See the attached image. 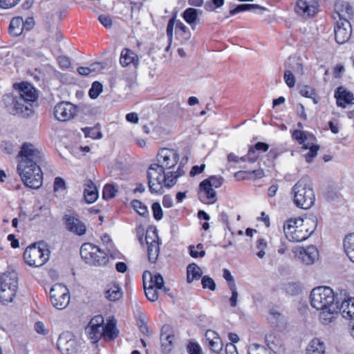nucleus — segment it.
Masks as SVG:
<instances>
[{
	"instance_id": "f257e3e1",
	"label": "nucleus",
	"mask_w": 354,
	"mask_h": 354,
	"mask_svg": "<svg viewBox=\"0 0 354 354\" xmlns=\"http://www.w3.org/2000/svg\"><path fill=\"white\" fill-rule=\"evenodd\" d=\"M310 305L319 311V319L322 324L333 322L338 316V301L333 290L328 286L314 288L310 295Z\"/></svg>"
},
{
	"instance_id": "f03ea898",
	"label": "nucleus",
	"mask_w": 354,
	"mask_h": 354,
	"mask_svg": "<svg viewBox=\"0 0 354 354\" xmlns=\"http://www.w3.org/2000/svg\"><path fill=\"white\" fill-rule=\"evenodd\" d=\"M179 175L173 171L165 172L159 164H151L147 170V182L151 194H162L163 187H172L177 182Z\"/></svg>"
},
{
	"instance_id": "7ed1b4c3",
	"label": "nucleus",
	"mask_w": 354,
	"mask_h": 354,
	"mask_svg": "<svg viewBox=\"0 0 354 354\" xmlns=\"http://www.w3.org/2000/svg\"><path fill=\"white\" fill-rule=\"evenodd\" d=\"M315 219L290 218L283 225L286 237L292 242H301L308 239L317 227Z\"/></svg>"
},
{
	"instance_id": "20e7f679",
	"label": "nucleus",
	"mask_w": 354,
	"mask_h": 354,
	"mask_svg": "<svg viewBox=\"0 0 354 354\" xmlns=\"http://www.w3.org/2000/svg\"><path fill=\"white\" fill-rule=\"evenodd\" d=\"M43 156L41 150L35 145L28 142L24 143L18 154L17 170H22L27 173V169L33 167L36 174H38Z\"/></svg>"
},
{
	"instance_id": "39448f33",
	"label": "nucleus",
	"mask_w": 354,
	"mask_h": 354,
	"mask_svg": "<svg viewBox=\"0 0 354 354\" xmlns=\"http://www.w3.org/2000/svg\"><path fill=\"white\" fill-rule=\"evenodd\" d=\"M294 203L300 208L308 209L314 204L315 196L308 178H301L292 187Z\"/></svg>"
},
{
	"instance_id": "423d86ee",
	"label": "nucleus",
	"mask_w": 354,
	"mask_h": 354,
	"mask_svg": "<svg viewBox=\"0 0 354 354\" xmlns=\"http://www.w3.org/2000/svg\"><path fill=\"white\" fill-rule=\"evenodd\" d=\"M50 251L43 243H34L25 250L24 259L30 266L39 267L44 265L49 259Z\"/></svg>"
},
{
	"instance_id": "0eeeda50",
	"label": "nucleus",
	"mask_w": 354,
	"mask_h": 354,
	"mask_svg": "<svg viewBox=\"0 0 354 354\" xmlns=\"http://www.w3.org/2000/svg\"><path fill=\"white\" fill-rule=\"evenodd\" d=\"M18 288L17 273L6 272L1 277L0 302L3 305L12 302Z\"/></svg>"
},
{
	"instance_id": "6e6552de",
	"label": "nucleus",
	"mask_w": 354,
	"mask_h": 354,
	"mask_svg": "<svg viewBox=\"0 0 354 354\" xmlns=\"http://www.w3.org/2000/svg\"><path fill=\"white\" fill-rule=\"evenodd\" d=\"M4 104L8 110L13 115H18L23 118L30 117L34 111L32 104L21 97L8 95L4 98Z\"/></svg>"
},
{
	"instance_id": "1a4fd4ad",
	"label": "nucleus",
	"mask_w": 354,
	"mask_h": 354,
	"mask_svg": "<svg viewBox=\"0 0 354 354\" xmlns=\"http://www.w3.org/2000/svg\"><path fill=\"white\" fill-rule=\"evenodd\" d=\"M80 255L85 262L90 265L104 266L108 262L107 254L90 243L82 244Z\"/></svg>"
},
{
	"instance_id": "9d476101",
	"label": "nucleus",
	"mask_w": 354,
	"mask_h": 354,
	"mask_svg": "<svg viewBox=\"0 0 354 354\" xmlns=\"http://www.w3.org/2000/svg\"><path fill=\"white\" fill-rule=\"evenodd\" d=\"M50 301L53 306L59 310L64 309L70 302L68 288L60 283L55 284L50 290Z\"/></svg>"
},
{
	"instance_id": "9b49d317",
	"label": "nucleus",
	"mask_w": 354,
	"mask_h": 354,
	"mask_svg": "<svg viewBox=\"0 0 354 354\" xmlns=\"http://www.w3.org/2000/svg\"><path fill=\"white\" fill-rule=\"evenodd\" d=\"M104 320L102 315H97L93 317L87 326L85 328V333L87 338L92 344H96L103 337V324Z\"/></svg>"
},
{
	"instance_id": "f8f14e48",
	"label": "nucleus",
	"mask_w": 354,
	"mask_h": 354,
	"mask_svg": "<svg viewBox=\"0 0 354 354\" xmlns=\"http://www.w3.org/2000/svg\"><path fill=\"white\" fill-rule=\"evenodd\" d=\"M295 257L306 265L313 264L318 259L319 252L314 245H308L306 248L295 246L292 250Z\"/></svg>"
},
{
	"instance_id": "ddd939ff",
	"label": "nucleus",
	"mask_w": 354,
	"mask_h": 354,
	"mask_svg": "<svg viewBox=\"0 0 354 354\" xmlns=\"http://www.w3.org/2000/svg\"><path fill=\"white\" fill-rule=\"evenodd\" d=\"M63 221L66 229L70 232L77 236H82L86 234V225L80 219L77 215L73 213L66 214L63 217Z\"/></svg>"
},
{
	"instance_id": "4468645a",
	"label": "nucleus",
	"mask_w": 354,
	"mask_h": 354,
	"mask_svg": "<svg viewBox=\"0 0 354 354\" xmlns=\"http://www.w3.org/2000/svg\"><path fill=\"white\" fill-rule=\"evenodd\" d=\"M149 261L154 263L159 254V237L156 229L147 230L145 236Z\"/></svg>"
},
{
	"instance_id": "2eb2a0df",
	"label": "nucleus",
	"mask_w": 354,
	"mask_h": 354,
	"mask_svg": "<svg viewBox=\"0 0 354 354\" xmlns=\"http://www.w3.org/2000/svg\"><path fill=\"white\" fill-rule=\"evenodd\" d=\"M24 185L31 189H38L42 185L43 174L41 168L37 174L33 167L26 169L27 173L22 170H17Z\"/></svg>"
},
{
	"instance_id": "dca6fc26",
	"label": "nucleus",
	"mask_w": 354,
	"mask_h": 354,
	"mask_svg": "<svg viewBox=\"0 0 354 354\" xmlns=\"http://www.w3.org/2000/svg\"><path fill=\"white\" fill-rule=\"evenodd\" d=\"M76 113V106L69 102H61L57 104L54 108L55 117L59 121H68L73 119Z\"/></svg>"
},
{
	"instance_id": "f3484780",
	"label": "nucleus",
	"mask_w": 354,
	"mask_h": 354,
	"mask_svg": "<svg viewBox=\"0 0 354 354\" xmlns=\"http://www.w3.org/2000/svg\"><path fill=\"white\" fill-rule=\"evenodd\" d=\"M317 0H297L295 12L303 17H314L318 12Z\"/></svg>"
},
{
	"instance_id": "a211bd4d",
	"label": "nucleus",
	"mask_w": 354,
	"mask_h": 354,
	"mask_svg": "<svg viewBox=\"0 0 354 354\" xmlns=\"http://www.w3.org/2000/svg\"><path fill=\"white\" fill-rule=\"evenodd\" d=\"M179 160V155L176 150L164 148L158 153L159 167L162 169H169L174 167Z\"/></svg>"
},
{
	"instance_id": "6ab92c4d",
	"label": "nucleus",
	"mask_w": 354,
	"mask_h": 354,
	"mask_svg": "<svg viewBox=\"0 0 354 354\" xmlns=\"http://www.w3.org/2000/svg\"><path fill=\"white\" fill-rule=\"evenodd\" d=\"M119 62L123 68L133 67L137 69L140 66V58L133 50L124 48L120 52Z\"/></svg>"
},
{
	"instance_id": "aec40b11",
	"label": "nucleus",
	"mask_w": 354,
	"mask_h": 354,
	"mask_svg": "<svg viewBox=\"0 0 354 354\" xmlns=\"http://www.w3.org/2000/svg\"><path fill=\"white\" fill-rule=\"evenodd\" d=\"M57 348L62 354H73L76 352V341L68 333H62L57 342Z\"/></svg>"
},
{
	"instance_id": "412c9836",
	"label": "nucleus",
	"mask_w": 354,
	"mask_h": 354,
	"mask_svg": "<svg viewBox=\"0 0 354 354\" xmlns=\"http://www.w3.org/2000/svg\"><path fill=\"white\" fill-rule=\"evenodd\" d=\"M198 198L204 203L214 204L217 201L216 192L207 182L203 180L199 185Z\"/></svg>"
},
{
	"instance_id": "4be33fe9",
	"label": "nucleus",
	"mask_w": 354,
	"mask_h": 354,
	"mask_svg": "<svg viewBox=\"0 0 354 354\" xmlns=\"http://www.w3.org/2000/svg\"><path fill=\"white\" fill-rule=\"evenodd\" d=\"M351 35L350 21H337L335 28V40L338 44H344L348 40Z\"/></svg>"
},
{
	"instance_id": "5701e85b",
	"label": "nucleus",
	"mask_w": 354,
	"mask_h": 354,
	"mask_svg": "<svg viewBox=\"0 0 354 354\" xmlns=\"http://www.w3.org/2000/svg\"><path fill=\"white\" fill-rule=\"evenodd\" d=\"M174 335L171 327L165 325L161 329L160 342L162 351L165 353H169L174 348Z\"/></svg>"
},
{
	"instance_id": "b1692460",
	"label": "nucleus",
	"mask_w": 354,
	"mask_h": 354,
	"mask_svg": "<svg viewBox=\"0 0 354 354\" xmlns=\"http://www.w3.org/2000/svg\"><path fill=\"white\" fill-rule=\"evenodd\" d=\"M335 10L339 17V21H349L353 11L350 4L344 1H338L335 4Z\"/></svg>"
},
{
	"instance_id": "393cba45",
	"label": "nucleus",
	"mask_w": 354,
	"mask_h": 354,
	"mask_svg": "<svg viewBox=\"0 0 354 354\" xmlns=\"http://www.w3.org/2000/svg\"><path fill=\"white\" fill-rule=\"evenodd\" d=\"M338 106L346 108L347 104H354V96L352 93L346 91L343 87H339L335 93Z\"/></svg>"
},
{
	"instance_id": "a878e982",
	"label": "nucleus",
	"mask_w": 354,
	"mask_h": 354,
	"mask_svg": "<svg viewBox=\"0 0 354 354\" xmlns=\"http://www.w3.org/2000/svg\"><path fill=\"white\" fill-rule=\"evenodd\" d=\"M18 96L32 104V102L37 100L36 90L30 84L22 82L19 84Z\"/></svg>"
},
{
	"instance_id": "bb28decb",
	"label": "nucleus",
	"mask_w": 354,
	"mask_h": 354,
	"mask_svg": "<svg viewBox=\"0 0 354 354\" xmlns=\"http://www.w3.org/2000/svg\"><path fill=\"white\" fill-rule=\"evenodd\" d=\"M206 340L208 342L210 349L216 353H220L223 349V342L218 334L214 330H208L205 333Z\"/></svg>"
},
{
	"instance_id": "cd10ccee",
	"label": "nucleus",
	"mask_w": 354,
	"mask_h": 354,
	"mask_svg": "<svg viewBox=\"0 0 354 354\" xmlns=\"http://www.w3.org/2000/svg\"><path fill=\"white\" fill-rule=\"evenodd\" d=\"M345 319L352 321L354 319V297H350L343 301L339 306L338 313Z\"/></svg>"
},
{
	"instance_id": "c85d7f7f",
	"label": "nucleus",
	"mask_w": 354,
	"mask_h": 354,
	"mask_svg": "<svg viewBox=\"0 0 354 354\" xmlns=\"http://www.w3.org/2000/svg\"><path fill=\"white\" fill-rule=\"evenodd\" d=\"M306 351V354H325V344L319 339L314 338L308 343Z\"/></svg>"
},
{
	"instance_id": "c756f323",
	"label": "nucleus",
	"mask_w": 354,
	"mask_h": 354,
	"mask_svg": "<svg viewBox=\"0 0 354 354\" xmlns=\"http://www.w3.org/2000/svg\"><path fill=\"white\" fill-rule=\"evenodd\" d=\"M103 338L106 340H112L118 336L119 331L116 328V322L109 320L104 326L103 325Z\"/></svg>"
},
{
	"instance_id": "7c9ffc66",
	"label": "nucleus",
	"mask_w": 354,
	"mask_h": 354,
	"mask_svg": "<svg viewBox=\"0 0 354 354\" xmlns=\"http://www.w3.org/2000/svg\"><path fill=\"white\" fill-rule=\"evenodd\" d=\"M84 195L85 201L88 203L95 202L98 197L97 188L91 180H87L85 183Z\"/></svg>"
},
{
	"instance_id": "2f4dec72",
	"label": "nucleus",
	"mask_w": 354,
	"mask_h": 354,
	"mask_svg": "<svg viewBox=\"0 0 354 354\" xmlns=\"http://www.w3.org/2000/svg\"><path fill=\"white\" fill-rule=\"evenodd\" d=\"M105 297L109 301H115L122 297V292L120 286L116 283L107 285L105 291Z\"/></svg>"
},
{
	"instance_id": "473e14b6",
	"label": "nucleus",
	"mask_w": 354,
	"mask_h": 354,
	"mask_svg": "<svg viewBox=\"0 0 354 354\" xmlns=\"http://www.w3.org/2000/svg\"><path fill=\"white\" fill-rule=\"evenodd\" d=\"M285 68L290 71L296 75H302L304 74V68L299 59L296 57H290L285 64Z\"/></svg>"
},
{
	"instance_id": "72a5a7b5",
	"label": "nucleus",
	"mask_w": 354,
	"mask_h": 354,
	"mask_svg": "<svg viewBox=\"0 0 354 354\" xmlns=\"http://www.w3.org/2000/svg\"><path fill=\"white\" fill-rule=\"evenodd\" d=\"M292 136L299 144H303L305 149L308 148V145L306 143L307 140L314 141L315 140L313 135L301 130H295L292 133Z\"/></svg>"
},
{
	"instance_id": "f704fd0d",
	"label": "nucleus",
	"mask_w": 354,
	"mask_h": 354,
	"mask_svg": "<svg viewBox=\"0 0 354 354\" xmlns=\"http://www.w3.org/2000/svg\"><path fill=\"white\" fill-rule=\"evenodd\" d=\"M24 20L21 17H14L10 24L9 32L14 37L19 36L23 30Z\"/></svg>"
},
{
	"instance_id": "c9c22d12",
	"label": "nucleus",
	"mask_w": 354,
	"mask_h": 354,
	"mask_svg": "<svg viewBox=\"0 0 354 354\" xmlns=\"http://www.w3.org/2000/svg\"><path fill=\"white\" fill-rule=\"evenodd\" d=\"M203 274L202 270L196 263H191L187 268V281L190 283L194 280H198Z\"/></svg>"
},
{
	"instance_id": "e433bc0d",
	"label": "nucleus",
	"mask_w": 354,
	"mask_h": 354,
	"mask_svg": "<svg viewBox=\"0 0 354 354\" xmlns=\"http://www.w3.org/2000/svg\"><path fill=\"white\" fill-rule=\"evenodd\" d=\"M344 250L348 259L354 263V233L344 238Z\"/></svg>"
},
{
	"instance_id": "4c0bfd02",
	"label": "nucleus",
	"mask_w": 354,
	"mask_h": 354,
	"mask_svg": "<svg viewBox=\"0 0 354 354\" xmlns=\"http://www.w3.org/2000/svg\"><path fill=\"white\" fill-rule=\"evenodd\" d=\"M198 10L192 8H187L182 15L184 20L192 26V29L195 28V22L198 19Z\"/></svg>"
},
{
	"instance_id": "58836bf2",
	"label": "nucleus",
	"mask_w": 354,
	"mask_h": 354,
	"mask_svg": "<svg viewBox=\"0 0 354 354\" xmlns=\"http://www.w3.org/2000/svg\"><path fill=\"white\" fill-rule=\"evenodd\" d=\"M256 9H264V8L258 4H241L237 6L235 8L230 10V15L233 16L241 12L254 10Z\"/></svg>"
},
{
	"instance_id": "ea45409f",
	"label": "nucleus",
	"mask_w": 354,
	"mask_h": 354,
	"mask_svg": "<svg viewBox=\"0 0 354 354\" xmlns=\"http://www.w3.org/2000/svg\"><path fill=\"white\" fill-rule=\"evenodd\" d=\"M118 187L114 184H106L103 189L102 196L105 200H109L115 196Z\"/></svg>"
},
{
	"instance_id": "a19ab883",
	"label": "nucleus",
	"mask_w": 354,
	"mask_h": 354,
	"mask_svg": "<svg viewBox=\"0 0 354 354\" xmlns=\"http://www.w3.org/2000/svg\"><path fill=\"white\" fill-rule=\"evenodd\" d=\"M82 131L86 137H88L92 139H101L102 138V133L100 131V129L98 126H95L93 127H86L82 129Z\"/></svg>"
},
{
	"instance_id": "79ce46f5",
	"label": "nucleus",
	"mask_w": 354,
	"mask_h": 354,
	"mask_svg": "<svg viewBox=\"0 0 354 354\" xmlns=\"http://www.w3.org/2000/svg\"><path fill=\"white\" fill-rule=\"evenodd\" d=\"M131 207L136 211L140 216H147L149 215V212L147 206L138 200H133L131 203Z\"/></svg>"
},
{
	"instance_id": "37998d69",
	"label": "nucleus",
	"mask_w": 354,
	"mask_h": 354,
	"mask_svg": "<svg viewBox=\"0 0 354 354\" xmlns=\"http://www.w3.org/2000/svg\"><path fill=\"white\" fill-rule=\"evenodd\" d=\"M145 293L147 299L151 302H154L158 299V294L156 288L153 286H143Z\"/></svg>"
},
{
	"instance_id": "c03bdc74",
	"label": "nucleus",
	"mask_w": 354,
	"mask_h": 354,
	"mask_svg": "<svg viewBox=\"0 0 354 354\" xmlns=\"http://www.w3.org/2000/svg\"><path fill=\"white\" fill-rule=\"evenodd\" d=\"M203 181L207 182V184L209 185L212 188L217 189L222 186L224 182V179L222 176H211Z\"/></svg>"
},
{
	"instance_id": "a18cd8bd",
	"label": "nucleus",
	"mask_w": 354,
	"mask_h": 354,
	"mask_svg": "<svg viewBox=\"0 0 354 354\" xmlns=\"http://www.w3.org/2000/svg\"><path fill=\"white\" fill-rule=\"evenodd\" d=\"M189 254L193 258L203 257L205 255V251L203 250V245L198 243L196 246L190 245L189 247Z\"/></svg>"
},
{
	"instance_id": "49530a36",
	"label": "nucleus",
	"mask_w": 354,
	"mask_h": 354,
	"mask_svg": "<svg viewBox=\"0 0 354 354\" xmlns=\"http://www.w3.org/2000/svg\"><path fill=\"white\" fill-rule=\"evenodd\" d=\"M102 84L97 81L94 82L89 89L88 95L91 99H96L102 92Z\"/></svg>"
},
{
	"instance_id": "de8ad7c7",
	"label": "nucleus",
	"mask_w": 354,
	"mask_h": 354,
	"mask_svg": "<svg viewBox=\"0 0 354 354\" xmlns=\"http://www.w3.org/2000/svg\"><path fill=\"white\" fill-rule=\"evenodd\" d=\"M268 245L266 239L261 238L257 241L256 248L258 250L257 252V256L259 259H263L266 254L265 250L266 249Z\"/></svg>"
},
{
	"instance_id": "09e8293b",
	"label": "nucleus",
	"mask_w": 354,
	"mask_h": 354,
	"mask_svg": "<svg viewBox=\"0 0 354 354\" xmlns=\"http://www.w3.org/2000/svg\"><path fill=\"white\" fill-rule=\"evenodd\" d=\"M229 288L232 292V296L230 297V298L229 299L230 306L236 307L237 305L239 293H238L235 283H229Z\"/></svg>"
},
{
	"instance_id": "8fccbe9b",
	"label": "nucleus",
	"mask_w": 354,
	"mask_h": 354,
	"mask_svg": "<svg viewBox=\"0 0 354 354\" xmlns=\"http://www.w3.org/2000/svg\"><path fill=\"white\" fill-rule=\"evenodd\" d=\"M143 286H150L155 288V274L146 270L142 274Z\"/></svg>"
},
{
	"instance_id": "3c124183",
	"label": "nucleus",
	"mask_w": 354,
	"mask_h": 354,
	"mask_svg": "<svg viewBox=\"0 0 354 354\" xmlns=\"http://www.w3.org/2000/svg\"><path fill=\"white\" fill-rule=\"evenodd\" d=\"M284 81L288 87L292 88L295 85V74L289 70L285 68L284 71Z\"/></svg>"
},
{
	"instance_id": "603ef678",
	"label": "nucleus",
	"mask_w": 354,
	"mask_h": 354,
	"mask_svg": "<svg viewBox=\"0 0 354 354\" xmlns=\"http://www.w3.org/2000/svg\"><path fill=\"white\" fill-rule=\"evenodd\" d=\"M201 284L203 288H208L214 291L216 289V283L212 278L208 276H204L201 280Z\"/></svg>"
},
{
	"instance_id": "864d4df0",
	"label": "nucleus",
	"mask_w": 354,
	"mask_h": 354,
	"mask_svg": "<svg viewBox=\"0 0 354 354\" xmlns=\"http://www.w3.org/2000/svg\"><path fill=\"white\" fill-rule=\"evenodd\" d=\"M153 218L160 221L162 218L163 213L160 204L158 202L153 203L151 207Z\"/></svg>"
},
{
	"instance_id": "5fc2aeb1",
	"label": "nucleus",
	"mask_w": 354,
	"mask_h": 354,
	"mask_svg": "<svg viewBox=\"0 0 354 354\" xmlns=\"http://www.w3.org/2000/svg\"><path fill=\"white\" fill-rule=\"evenodd\" d=\"M309 151L305 154V160L307 162H311L315 157H316L317 154V151L319 149V147L317 145H308Z\"/></svg>"
},
{
	"instance_id": "6e6d98bb",
	"label": "nucleus",
	"mask_w": 354,
	"mask_h": 354,
	"mask_svg": "<svg viewBox=\"0 0 354 354\" xmlns=\"http://www.w3.org/2000/svg\"><path fill=\"white\" fill-rule=\"evenodd\" d=\"M155 288L162 290L166 293H167V292L169 290L166 287H165L163 277L159 273L155 274Z\"/></svg>"
},
{
	"instance_id": "4d7b16f0",
	"label": "nucleus",
	"mask_w": 354,
	"mask_h": 354,
	"mask_svg": "<svg viewBox=\"0 0 354 354\" xmlns=\"http://www.w3.org/2000/svg\"><path fill=\"white\" fill-rule=\"evenodd\" d=\"M299 93L302 96L308 98L314 97V95H316L315 90L307 85L302 86L300 88Z\"/></svg>"
},
{
	"instance_id": "13d9d810",
	"label": "nucleus",
	"mask_w": 354,
	"mask_h": 354,
	"mask_svg": "<svg viewBox=\"0 0 354 354\" xmlns=\"http://www.w3.org/2000/svg\"><path fill=\"white\" fill-rule=\"evenodd\" d=\"M176 28L179 29L180 31H182L185 34L186 39H189L190 38L191 33H190L188 28L180 20L176 21Z\"/></svg>"
},
{
	"instance_id": "bf43d9fd",
	"label": "nucleus",
	"mask_w": 354,
	"mask_h": 354,
	"mask_svg": "<svg viewBox=\"0 0 354 354\" xmlns=\"http://www.w3.org/2000/svg\"><path fill=\"white\" fill-rule=\"evenodd\" d=\"M176 17H174L169 20V22L167 24V35L169 37V41H172L174 26L176 24Z\"/></svg>"
},
{
	"instance_id": "052dcab7",
	"label": "nucleus",
	"mask_w": 354,
	"mask_h": 354,
	"mask_svg": "<svg viewBox=\"0 0 354 354\" xmlns=\"http://www.w3.org/2000/svg\"><path fill=\"white\" fill-rule=\"evenodd\" d=\"M189 354H201V348L200 345L195 342H190L187 346Z\"/></svg>"
},
{
	"instance_id": "680f3d73",
	"label": "nucleus",
	"mask_w": 354,
	"mask_h": 354,
	"mask_svg": "<svg viewBox=\"0 0 354 354\" xmlns=\"http://www.w3.org/2000/svg\"><path fill=\"white\" fill-rule=\"evenodd\" d=\"M234 176L238 180H248L251 178V173L250 171H239L234 173Z\"/></svg>"
},
{
	"instance_id": "e2e57ef3",
	"label": "nucleus",
	"mask_w": 354,
	"mask_h": 354,
	"mask_svg": "<svg viewBox=\"0 0 354 354\" xmlns=\"http://www.w3.org/2000/svg\"><path fill=\"white\" fill-rule=\"evenodd\" d=\"M66 189L65 181L61 177H56L54 182V191L57 192L60 189L64 190Z\"/></svg>"
},
{
	"instance_id": "0e129e2a",
	"label": "nucleus",
	"mask_w": 354,
	"mask_h": 354,
	"mask_svg": "<svg viewBox=\"0 0 354 354\" xmlns=\"http://www.w3.org/2000/svg\"><path fill=\"white\" fill-rule=\"evenodd\" d=\"M256 149L254 147V146H252L249 148L248 152V161L250 162H254L259 158L258 154L257 153Z\"/></svg>"
},
{
	"instance_id": "69168bd1",
	"label": "nucleus",
	"mask_w": 354,
	"mask_h": 354,
	"mask_svg": "<svg viewBox=\"0 0 354 354\" xmlns=\"http://www.w3.org/2000/svg\"><path fill=\"white\" fill-rule=\"evenodd\" d=\"M98 19L100 22L106 28H111L112 26V20L111 17L106 15H101Z\"/></svg>"
},
{
	"instance_id": "338daca9",
	"label": "nucleus",
	"mask_w": 354,
	"mask_h": 354,
	"mask_svg": "<svg viewBox=\"0 0 354 354\" xmlns=\"http://www.w3.org/2000/svg\"><path fill=\"white\" fill-rule=\"evenodd\" d=\"M19 0H0V7L3 9H8L16 6Z\"/></svg>"
},
{
	"instance_id": "774afa93",
	"label": "nucleus",
	"mask_w": 354,
	"mask_h": 354,
	"mask_svg": "<svg viewBox=\"0 0 354 354\" xmlns=\"http://www.w3.org/2000/svg\"><path fill=\"white\" fill-rule=\"evenodd\" d=\"M34 328L38 334L45 335L48 333V330L41 322H37L35 324Z\"/></svg>"
}]
</instances>
